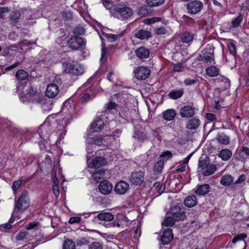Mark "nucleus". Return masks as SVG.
<instances>
[{
	"instance_id": "dca6fc26",
	"label": "nucleus",
	"mask_w": 249,
	"mask_h": 249,
	"mask_svg": "<svg viewBox=\"0 0 249 249\" xmlns=\"http://www.w3.org/2000/svg\"><path fill=\"white\" fill-rule=\"evenodd\" d=\"M135 53L136 56L141 60L148 59L150 57V49L147 47L142 46L137 48Z\"/></svg>"
},
{
	"instance_id": "774afa93",
	"label": "nucleus",
	"mask_w": 249,
	"mask_h": 249,
	"mask_svg": "<svg viewBox=\"0 0 249 249\" xmlns=\"http://www.w3.org/2000/svg\"><path fill=\"white\" fill-rule=\"evenodd\" d=\"M196 82V80L191 78L185 79L184 81V84L186 86H190L195 84Z\"/></svg>"
},
{
	"instance_id": "7c9ffc66",
	"label": "nucleus",
	"mask_w": 249,
	"mask_h": 249,
	"mask_svg": "<svg viewBox=\"0 0 249 249\" xmlns=\"http://www.w3.org/2000/svg\"><path fill=\"white\" fill-rule=\"evenodd\" d=\"M184 92L183 89H180L178 90H172L168 93V96L170 99L176 100L182 97Z\"/></svg>"
},
{
	"instance_id": "72a5a7b5",
	"label": "nucleus",
	"mask_w": 249,
	"mask_h": 249,
	"mask_svg": "<svg viewBox=\"0 0 249 249\" xmlns=\"http://www.w3.org/2000/svg\"><path fill=\"white\" fill-rule=\"evenodd\" d=\"M232 153L231 151L229 149H224L220 151L219 154V157L223 160L227 161L232 157Z\"/></svg>"
},
{
	"instance_id": "a18cd8bd",
	"label": "nucleus",
	"mask_w": 249,
	"mask_h": 249,
	"mask_svg": "<svg viewBox=\"0 0 249 249\" xmlns=\"http://www.w3.org/2000/svg\"><path fill=\"white\" fill-rule=\"evenodd\" d=\"M63 79H65L63 80V88L64 87H69L72 85V79L70 75L67 74H63Z\"/></svg>"
},
{
	"instance_id": "2f4dec72",
	"label": "nucleus",
	"mask_w": 249,
	"mask_h": 249,
	"mask_svg": "<svg viewBox=\"0 0 249 249\" xmlns=\"http://www.w3.org/2000/svg\"><path fill=\"white\" fill-rule=\"evenodd\" d=\"M124 32H122L117 35L105 33L103 34V35L107 38L108 42H113L117 40L118 39H120L121 37L123 36L124 35Z\"/></svg>"
},
{
	"instance_id": "864d4df0",
	"label": "nucleus",
	"mask_w": 249,
	"mask_h": 249,
	"mask_svg": "<svg viewBox=\"0 0 249 249\" xmlns=\"http://www.w3.org/2000/svg\"><path fill=\"white\" fill-rule=\"evenodd\" d=\"M85 30L83 27H77L75 28L73 30V33L74 36H80L84 35Z\"/></svg>"
},
{
	"instance_id": "473e14b6",
	"label": "nucleus",
	"mask_w": 249,
	"mask_h": 249,
	"mask_svg": "<svg viewBox=\"0 0 249 249\" xmlns=\"http://www.w3.org/2000/svg\"><path fill=\"white\" fill-rule=\"evenodd\" d=\"M233 178L231 175L223 176L220 179V183L224 186H230L233 183Z\"/></svg>"
},
{
	"instance_id": "ea45409f",
	"label": "nucleus",
	"mask_w": 249,
	"mask_h": 249,
	"mask_svg": "<svg viewBox=\"0 0 249 249\" xmlns=\"http://www.w3.org/2000/svg\"><path fill=\"white\" fill-rule=\"evenodd\" d=\"M175 221H178L177 220H175V218L172 216H168L165 217L163 222H162V225L165 227H172L175 224Z\"/></svg>"
},
{
	"instance_id": "4be33fe9",
	"label": "nucleus",
	"mask_w": 249,
	"mask_h": 249,
	"mask_svg": "<svg viewBox=\"0 0 249 249\" xmlns=\"http://www.w3.org/2000/svg\"><path fill=\"white\" fill-rule=\"evenodd\" d=\"M186 124V127L190 130H196L200 125V121L196 117L190 118Z\"/></svg>"
},
{
	"instance_id": "9b49d317",
	"label": "nucleus",
	"mask_w": 249,
	"mask_h": 249,
	"mask_svg": "<svg viewBox=\"0 0 249 249\" xmlns=\"http://www.w3.org/2000/svg\"><path fill=\"white\" fill-rule=\"evenodd\" d=\"M75 110V106L70 100H66L63 102V113H65L64 118L65 122L68 121L72 117V115Z\"/></svg>"
},
{
	"instance_id": "9d476101",
	"label": "nucleus",
	"mask_w": 249,
	"mask_h": 249,
	"mask_svg": "<svg viewBox=\"0 0 249 249\" xmlns=\"http://www.w3.org/2000/svg\"><path fill=\"white\" fill-rule=\"evenodd\" d=\"M93 78H89L87 82L83 85L82 88L84 89L83 91L89 93L92 97H94L98 91L97 84L93 82Z\"/></svg>"
},
{
	"instance_id": "3c124183",
	"label": "nucleus",
	"mask_w": 249,
	"mask_h": 249,
	"mask_svg": "<svg viewBox=\"0 0 249 249\" xmlns=\"http://www.w3.org/2000/svg\"><path fill=\"white\" fill-rule=\"evenodd\" d=\"M22 182V180L21 179L14 181L12 186V188L14 194H16V192L19 189Z\"/></svg>"
},
{
	"instance_id": "a19ab883",
	"label": "nucleus",
	"mask_w": 249,
	"mask_h": 249,
	"mask_svg": "<svg viewBox=\"0 0 249 249\" xmlns=\"http://www.w3.org/2000/svg\"><path fill=\"white\" fill-rule=\"evenodd\" d=\"M118 107V105L116 103L110 101L108 104H107L105 106V110L110 113H114L116 111L117 107Z\"/></svg>"
},
{
	"instance_id": "7ed1b4c3",
	"label": "nucleus",
	"mask_w": 249,
	"mask_h": 249,
	"mask_svg": "<svg viewBox=\"0 0 249 249\" xmlns=\"http://www.w3.org/2000/svg\"><path fill=\"white\" fill-rule=\"evenodd\" d=\"M63 72L68 75H80L84 72L83 66L73 61L72 63L63 62Z\"/></svg>"
},
{
	"instance_id": "c756f323",
	"label": "nucleus",
	"mask_w": 249,
	"mask_h": 249,
	"mask_svg": "<svg viewBox=\"0 0 249 249\" xmlns=\"http://www.w3.org/2000/svg\"><path fill=\"white\" fill-rule=\"evenodd\" d=\"M163 118L166 121L173 120L176 115V113L174 109H168L163 112Z\"/></svg>"
},
{
	"instance_id": "79ce46f5",
	"label": "nucleus",
	"mask_w": 249,
	"mask_h": 249,
	"mask_svg": "<svg viewBox=\"0 0 249 249\" xmlns=\"http://www.w3.org/2000/svg\"><path fill=\"white\" fill-rule=\"evenodd\" d=\"M26 91L30 97H34L35 98L37 97V96L36 95L37 89L36 88L34 87L33 86H30L28 88V89H26ZM30 100H32V101H33V102H34L35 101L38 102L37 100L35 98H34V100L32 99H31Z\"/></svg>"
},
{
	"instance_id": "0eeeda50",
	"label": "nucleus",
	"mask_w": 249,
	"mask_h": 249,
	"mask_svg": "<svg viewBox=\"0 0 249 249\" xmlns=\"http://www.w3.org/2000/svg\"><path fill=\"white\" fill-rule=\"evenodd\" d=\"M213 47L209 45H207L206 47L202 52V54L199 55L198 59L203 63H207L210 62L211 60H213Z\"/></svg>"
},
{
	"instance_id": "6e6552de",
	"label": "nucleus",
	"mask_w": 249,
	"mask_h": 249,
	"mask_svg": "<svg viewBox=\"0 0 249 249\" xmlns=\"http://www.w3.org/2000/svg\"><path fill=\"white\" fill-rule=\"evenodd\" d=\"M134 77L138 80H144L149 78L151 71L148 67L139 66L133 71Z\"/></svg>"
},
{
	"instance_id": "680f3d73",
	"label": "nucleus",
	"mask_w": 249,
	"mask_h": 249,
	"mask_svg": "<svg viewBox=\"0 0 249 249\" xmlns=\"http://www.w3.org/2000/svg\"><path fill=\"white\" fill-rule=\"evenodd\" d=\"M182 64L179 63L176 64L173 67V71L176 72L182 71Z\"/></svg>"
},
{
	"instance_id": "6e6d98bb",
	"label": "nucleus",
	"mask_w": 249,
	"mask_h": 249,
	"mask_svg": "<svg viewBox=\"0 0 249 249\" xmlns=\"http://www.w3.org/2000/svg\"><path fill=\"white\" fill-rule=\"evenodd\" d=\"M89 249H103V245L99 242H94L89 245Z\"/></svg>"
},
{
	"instance_id": "6ab92c4d",
	"label": "nucleus",
	"mask_w": 249,
	"mask_h": 249,
	"mask_svg": "<svg viewBox=\"0 0 249 249\" xmlns=\"http://www.w3.org/2000/svg\"><path fill=\"white\" fill-rule=\"evenodd\" d=\"M133 137L138 142L141 143L149 139L148 135L145 131L137 128L134 129Z\"/></svg>"
},
{
	"instance_id": "c03bdc74",
	"label": "nucleus",
	"mask_w": 249,
	"mask_h": 249,
	"mask_svg": "<svg viewBox=\"0 0 249 249\" xmlns=\"http://www.w3.org/2000/svg\"><path fill=\"white\" fill-rule=\"evenodd\" d=\"M75 244L70 239H66L63 242V249H75Z\"/></svg>"
},
{
	"instance_id": "20e7f679",
	"label": "nucleus",
	"mask_w": 249,
	"mask_h": 249,
	"mask_svg": "<svg viewBox=\"0 0 249 249\" xmlns=\"http://www.w3.org/2000/svg\"><path fill=\"white\" fill-rule=\"evenodd\" d=\"M68 47L73 51L80 50L85 48L86 39L77 36H72L67 40Z\"/></svg>"
},
{
	"instance_id": "ddd939ff",
	"label": "nucleus",
	"mask_w": 249,
	"mask_h": 249,
	"mask_svg": "<svg viewBox=\"0 0 249 249\" xmlns=\"http://www.w3.org/2000/svg\"><path fill=\"white\" fill-rule=\"evenodd\" d=\"M248 157H249V147L245 146H242L237 150L234 155L235 160L244 163L247 161Z\"/></svg>"
},
{
	"instance_id": "338daca9",
	"label": "nucleus",
	"mask_w": 249,
	"mask_h": 249,
	"mask_svg": "<svg viewBox=\"0 0 249 249\" xmlns=\"http://www.w3.org/2000/svg\"><path fill=\"white\" fill-rule=\"evenodd\" d=\"M91 97H92V96L90 95L89 93L85 92L83 91V95L81 97V100L83 102H87L90 99Z\"/></svg>"
},
{
	"instance_id": "423d86ee",
	"label": "nucleus",
	"mask_w": 249,
	"mask_h": 249,
	"mask_svg": "<svg viewBox=\"0 0 249 249\" xmlns=\"http://www.w3.org/2000/svg\"><path fill=\"white\" fill-rule=\"evenodd\" d=\"M169 214L177 221L183 220L186 217L185 208L182 205L178 204L172 206L169 212Z\"/></svg>"
},
{
	"instance_id": "f257e3e1",
	"label": "nucleus",
	"mask_w": 249,
	"mask_h": 249,
	"mask_svg": "<svg viewBox=\"0 0 249 249\" xmlns=\"http://www.w3.org/2000/svg\"><path fill=\"white\" fill-rule=\"evenodd\" d=\"M110 14L114 18L124 20L127 19L132 16L133 11L131 8L125 4L118 3L112 6L110 10Z\"/></svg>"
},
{
	"instance_id": "58836bf2",
	"label": "nucleus",
	"mask_w": 249,
	"mask_h": 249,
	"mask_svg": "<svg viewBox=\"0 0 249 249\" xmlns=\"http://www.w3.org/2000/svg\"><path fill=\"white\" fill-rule=\"evenodd\" d=\"M244 14L240 13L238 16L233 19L231 21L233 28H236L239 27L242 22Z\"/></svg>"
},
{
	"instance_id": "b1692460",
	"label": "nucleus",
	"mask_w": 249,
	"mask_h": 249,
	"mask_svg": "<svg viewBox=\"0 0 249 249\" xmlns=\"http://www.w3.org/2000/svg\"><path fill=\"white\" fill-rule=\"evenodd\" d=\"M112 189V186L109 181L104 180L100 182L99 185V190L101 193L103 195L109 194Z\"/></svg>"
},
{
	"instance_id": "37998d69",
	"label": "nucleus",
	"mask_w": 249,
	"mask_h": 249,
	"mask_svg": "<svg viewBox=\"0 0 249 249\" xmlns=\"http://www.w3.org/2000/svg\"><path fill=\"white\" fill-rule=\"evenodd\" d=\"M16 77L18 80L23 81L28 77V73L22 70H19L17 71Z\"/></svg>"
},
{
	"instance_id": "f03ea898",
	"label": "nucleus",
	"mask_w": 249,
	"mask_h": 249,
	"mask_svg": "<svg viewBox=\"0 0 249 249\" xmlns=\"http://www.w3.org/2000/svg\"><path fill=\"white\" fill-rule=\"evenodd\" d=\"M198 168L203 170L202 175L207 177L213 174L216 170V166L210 164V159L208 156L200 157L198 160Z\"/></svg>"
},
{
	"instance_id": "c85d7f7f",
	"label": "nucleus",
	"mask_w": 249,
	"mask_h": 249,
	"mask_svg": "<svg viewBox=\"0 0 249 249\" xmlns=\"http://www.w3.org/2000/svg\"><path fill=\"white\" fill-rule=\"evenodd\" d=\"M151 12V7L148 4L139 7L138 10V14L141 17L148 16Z\"/></svg>"
},
{
	"instance_id": "bf43d9fd",
	"label": "nucleus",
	"mask_w": 249,
	"mask_h": 249,
	"mask_svg": "<svg viewBox=\"0 0 249 249\" xmlns=\"http://www.w3.org/2000/svg\"><path fill=\"white\" fill-rule=\"evenodd\" d=\"M146 23L150 25L155 22L160 21V18L159 17H153L151 18H147L146 20Z\"/></svg>"
},
{
	"instance_id": "4468645a",
	"label": "nucleus",
	"mask_w": 249,
	"mask_h": 249,
	"mask_svg": "<svg viewBox=\"0 0 249 249\" xmlns=\"http://www.w3.org/2000/svg\"><path fill=\"white\" fill-rule=\"evenodd\" d=\"M196 114L195 107L191 105H185L179 109V115L182 118H190Z\"/></svg>"
},
{
	"instance_id": "69168bd1",
	"label": "nucleus",
	"mask_w": 249,
	"mask_h": 249,
	"mask_svg": "<svg viewBox=\"0 0 249 249\" xmlns=\"http://www.w3.org/2000/svg\"><path fill=\"white\" fill-rule=\"evenodd\" d=\"M222 82H224V83L223 87L224 89H226L230 87V81L228 78L225 77H222Z\"/></svg>"
},
{
	"instance_id": "c9c22d12",
	"label": "nucleus",
	"mask_w": 249,
	"mask_h": 249,
	"mask_svg": "<svg viewBox=\"0 0 249 249\" xmlns=\"http://www.w3.org/2000/svg\"><path fill=\"white\" fill-rule=\"evenodd\" d=\"M194 38V35L190 32H184L180 37L181 42L184 43H189L192 42Z\"/></svg>"
},
{
	"instance_id": "5701e85b",
	"label": "nucleus",
	"mask_w": 249,
	"mask_h": 249,
	"mask_svg": "<svg viewBox=\"0 0 249 249\" xmlns=\"http://www.w3.org/2000/svg\"><path fill=\"white\" fill-rule=\"evenodd\" d=\"M134 36L136 38L141 39H148L152 37L151 32L143 29L136 30Z\"/></svg>"
},
{
	"instance_id": "e2e57ef3",
	"label": "nucleus",
	"mask_w": 249,
	"mask_h": 249,
	"mask_svg": "<svg viewBox=\"0 0 249 249\" xmlns=\"http://www.w3.org/2000/svg\"><path fill=\"white\" fill-rule=\"evenodd\" d=\"M223 27L225 29V32H228L231 31V30L233 28H232V25L231 24V23H230V22H225L223 25Z\"/></svg>"
},
{
	"instance_id": "4c0bfd02",
	"label": "nucleus",
	"mask_w": 249,
	"mask_h": 249,
	"mask_svg": "<svg viewBox=\"0 0 249 249\" xmlns=\"http://www.w3.org/2000/svg\"><path fill=\"white\" fill-rule=\"evenodd\" d=\"M216 139L219 143L227 145L230 143V137L224 133L218 134L216 136Z\"/></svg>"
},
{
	"instance_id": "603ef678",
	"label": "nucleus",
	"mask_w": 249,
	"mask_h": 249,
	"mask_svg": "<svg viewBox=\"0 0 249 249\" xmlns=\"http://www.w3.org/2000/svg\"><path fill=\"white\" fill-rule=\"evenodd\" d=\"M103 138L102 136H99L92 138V143L96 145L100 146L103 144Z\"/></svg>"
},
{
	"instance_id": "0e129e2a",
	"label": "nucleus",
	"mask_w": 249,
	"mask_h": 249,
	"mask_svg": "<svg viewBox=\"0 0 249 249\" xmlns=\"http://www.w3.org/2000/svg\"><path fill=\"white\" fill-rule=\"evenodd\" d=\"M246 178L245 175L242 174L239 177L238 179L235 181V182H234V184H238L239 183H241L245 181Z\"/></svg>"
},
{
	"instance_id": "5fc2aeb1",
	"label": "nucleus",
	"mask_w": 249,
	"mask_h": 249,
	"mask_svg": "<svg viewBox=\"0 0 249 249\" xmlns=\"http://www.w3.org/2000/svg\"><path fill=\"white\" fill-rule=\"evenodd\" d=\"M155 33L157 35H165L168 33V31L165 28L161 27L154 29Z\"/></svg>"
},
{
	"instance_id": "e433bc0d",
	"label": "nucleus",
	"mask_w": 249,
	"mask_h": 249,
	"mask_svg": "<svg viewBox=\"0 0 249 249\" xmlns=\"http://www.w3.org/2000/svg\"><path fill=\"white\" fill-rule=\"evenodd\" d=\"M219 70L214 66H211L206 69V74L210 77H215L218 75Z\"/></svg>"
},
{
	"instance_id": "39448f33",
	"label": "nucleus",
	"mask_w": 249,
	"mask_h": 249,
	"mask_svg": "<svg viewBox=\"0 0 249 249\" xmlns=\"http://www.w3.org/2000/svg\"><path fill=\"white\" fill-rule=\"evenodd\" d=\"M30 205V199L28 193L27 191H23L20 194L18 200L15 202V208L18 211H23L26 210Z\"/></svg>"
},
{
	"instance_id": "f704fd0d",
	"label": "nucleus",
	"mask_w": 249,
	"mask_h": 249,
	"mask_svg": "<svg viewBox=\"0 0 249 249\" xmlns=\"http://www.w3.org/2000/svg\"><path fill=\"white\" fill-rule=\"evenodd\" d=\"M97 218L100 220L110 221L114 219V215L110 213H101L97 214Z\"/></svg>"
},
{
	"instance_id": "f3484780",
	"label": "nucleus",
	"mask_w": 249,
	"mask_h": 249,
	"mask_svg": "<svg viewBox=\"0 0 249 249\" xmlns=\"http://www.w3.org/2000/svg\"><path fill=\"white\" fill-rule=\"evenodd\" d=\"M129 189V185L128 183L124 180L118 181L114 188V191L119 195L125 194Z\"/></svg>"
},
{
	"instance_id": "aec40b11",
	"label": "nucleus",
	"mask_w": 249,
	"mask_h": 249,
	"mask_svg": "<svg viewBox=\"0 0 249 249\" xmlns=\"http://www.w3.org/2000/svg\"><path fill=\"white\" fill-rule=\"evenodd\" d=\"M59 92L58 87L55 84H50L48 85L45 91L46 95L49 98L56 96Z\"/></svg>"
},
{
	"instance_id": "412c9836",
	"label": "nucleus",
	"mask_w": 249,
	"mask_h": 249,
	"mask_svg": "<svg viewBox=\"0 0 249 249\" xmlns=\"http://www.w3.org/2000/svg\"><path fill=\"white\" fill-rule=\"evenodd\" d=\"M104 121L99 117H97L90 125V132H100L103 128Z\"/></svg>"
},
{
	"instance_id": "bb28decb",
	"label": "nucleus",
	"mask_w": 249,
	"mask_h": 249,
	"mask_svg": "<svg viewBox=\"0 0 249 249\" xmlns=\"http://www.w3.org/2000/svg\"><path fill=\"white\" fill-rule=\"evenodd\" d=\"M91 166L94 168H99L107 164V160L102 157H96L93 159L91 162Z\"/></svg>"
},
{
	"instance_id": "2eb2a0df",
	"label": "nucleus",
	"mask_w": 249,
	"mask_h": 249,
	"mask_svg": "<svg viewBox=\"0 0 249 249\" xmlns=\"http://www.w3.org/2000/svg\"><path fill=\"white\" fill-rule=\"evenodd\" d=\"M174 238L172 229L167 228L164 230L160 236V242L163 245H169Z\"/></svg>"
},
{
	"instance_id": "de8ad7c7",
	"label": "nucleus",
	"mask_w": 249,
	"mask_h": 249,
	"mask_svg": "<svg viewBox=\"0 0 249 249\" xmlns=\"http://www.w3.org/2000/svg\"><path fill=\"white\" fill-rule=\"evenodd\" d=\"M165 0H146V3L151 7L159 6L164 3Z\"/></svg>"
},
{
	"instance_id": "393cba45",
	"label": "nucleus",
	"mask_w": 249,
	"mask_h": 249,
	"mask_svg": "<svg viewBox=\"0 0 249 249\" xmlns=\"http://www.w3.org/2000/svg\"><path fill=\"white\" fill-rule=\"evenodd\" d=\"M20 12L18 11H12L9 16L10 24L12 26H16L20 21Z\"/></svg>"
},
{
	"instance_id": "1a4fd4ad",
	"label": "nucleus",
	"mask_w": 249,
	"mask_h": 249,
	"mask_svg": "<svg viewBox=\"0 0 249 249\" xmlns=\"http://www.w3.org/2000/svg\"><path fill=\"white\" fill-rule=\"evenodd\" d=\"M203 8V3L198 0H191L186 5V9L190 15H195L200 12Z\"/></svg>"
},
{
	"instance_id": "f8f14e48",
	"label": "nucleus",
	"mask_w": 249,
	"mask_h": 249,
	"mask_svg": "<svg viewBox=\"0 0 249 249\" xmlns=\"http://www.w3.org/2000/svg\"><path fill=\"white\" fill-rule=\"evenodd\" d=\"M145 174L144 172L134 171L131 173L129 181L133 185L140 186L144 181Z\"/></svg>"
},
{
	"instance_id": "09e8293b",
	"label": "nucleus",
	"mask_w": 249,
	"mask_h": 249,
	"mask_svg": "<svg viewBox=\"0 0 249 249\" xmlns=\"http://www.w3.org/2000/svg\"><path fill=\"white\" fill-rule=\"evenodd\" d=\"M228 47L230 53L234 56V57H237V49L235 45L232 43L230 42L228 44Z\"/></svg>"
},
{
	"instance_id": "13d9d810",
	"label": "nucleus",
	"mask_w": 249,
	"mask_h": 249,
	"mask_svg": "<svg viewBox=\"0 0 249 249\" xmlns=\"http://www.w3.org/2000/svg\"><path fill=\"white\" fill-rule=\"evenodd\" d=\"M173 156L172 152L169 150L163 152L160 156V158H164L166 160L171 158Z\"/></svg>"
},
{
	"instance_id": "4d7b16f0",
	"label": "nucleus",
	"mask_w": 249,
	"mask_h": 249,
	"mask_svg": "<svg viewBox=\"0 0 249 249\" xmlns=\"http://www.w3.org/2000/svg\"><path fill=\"white\" fill-rule=\"evenodd\" d=\"M73 18L72 12L69 11L65 10L63 11V18L65 20H71Z\"/></svg>"
},
{
	"instance_id": "a211bd4d",
	"label": "nucleus",
	"mask_w": 249,
	"mask_h": 249,
	"mask_svg": "<svg viewBox=\"0 0 249 249\" xmlns=\"http://www.w3.org/2000/svg\"><path fill=\"white\" fill-rule=\"evenodd\" d=\"M38 133L41 139L44 141L48 140L50 133V126L48 124H41L38 129Z\"/></svg>"
},
{
	"instance_id": "49530a36",
	"label": "nucleus",
	"mask_w": 249,
	"mask_h": 249,
	"mask_svg": "<svg viewBox=\"0 0 249 249\" xmlns=\"http://www.w3.org/2000/svg\"><path fill=\"white\" fill-rule=\"evenodd\" d=\"M89 243V240L85 237H80L75 240V244L77 246L82 247L87 245Z\"/></svg>"
},
{
	"instance_id": "8fccbe9b",
	"label": "nucleus",
	"mask_w": 249,
	"mask_h": 249,
	"mask_svg": "<svg viewBox=\"0 0 249 249\" xmlns=\"http://www.w3.org/2000/svg\"><path fill=\"white\" fill-rule=\"evenodd\" d=\"M164 163V160H160L156 162L154 166V170L159 172H160L163 167Z\"/></svg>"
},
{
	"instance_id": "052dcab7",
	"label": "nucleus",
	"mask_w": 249,
	"mask_h": 249,
	"mask_svg": "<svg viewBox=\"0 0 249 249\" xmlns=\"http://www.w3.org/2000/svg\"><path fill=\"white\" fill-rule=\"evenodd\" d=\"M81 218L79 216L71 217L69 219V222L70 224L78 223L81 221Z\"/></svg>"
},
{
	"instance_id": "cd10ccee",
	"label": "nucleus",
	"mask_w": 249,
	"mask_h": 249,
	"mask_svg": "<svg viewBox=\"0 0 249 249\" xmlns=\"http://www.w3.org/2000/svg\"><path fill=\"white\" fill-rule=\"evenodd\" d=\"M197 198L196 196L191 195L185 197L184 200V205L188 208H192L197 204Z\"/></svg>"
},
{
	"instance_id": "a878e982",
	"label": "nucleus",
	"mask_w": 249,
	"mask_h": 249,
	"mask_svg": "<svg viewBox=\"0 0 249 249\" xmlns=\"http://www.w3.org/2000/svg\"><path fill=\"white\" fill-rule=\"evenodd\" d=\"M211 188L208 184L197 185L195 193L198 196H205L210 192Z\"/></svg>"
}]
</instances>
